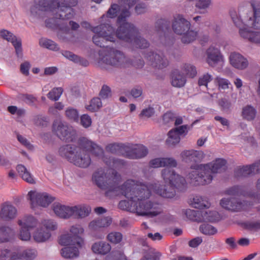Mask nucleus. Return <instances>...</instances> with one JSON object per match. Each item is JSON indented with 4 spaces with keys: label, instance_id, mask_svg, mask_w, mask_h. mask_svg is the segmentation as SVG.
Masks as SVG:
<instances>
[{
    "label": "nucleus",
    "instance_id": "1",
    "mask_svg": "<svg viewBox=\"0 0 260 260\" xmlns=\"http://www.w3.org/2000/svg\"><path fill=\"white\" fill-rule=\"evenodd\" d=\"M92 180L102 189L107 190L106 195L110 192L115 195L121 194L128 201L122 200L118 204L119 209L136 212L139 215L153 217L161 213L160 205L148 200L150 191L144 183L133 179L126 180L122 185L121 176L114 169H99L92 175Z\"/></svg>",
    "mask_w": 260,
    "mask_h": 260
},
{
    "label": "nucleus",
    "instance_id": "2",
    "mask_svg": "<svg viewBox=\"0 0 260 260\" xmlns=\"http://www.w3.org/2000/svg\"><path fill=\"white\" fill-rule=\"evenodd\" d=\"M137 2V0H118V4H112L107 12L109 18L116 17L119 25L116 31L108 23L101 24L93 27L91 30L95 35L92 37L93 43L100 47L104 48L107 42H115L116 38L132 44L137 48H145L149 44L145 39L139 36V32L135 26L126 22L131 16L129 9Z\"/></svg>",
    "mask_w": 260,
    "mask_h": 260
},
{
    "label": "nucleus",
    "instance_id": "3",
    "mask_svg": "<svg viewBox=\"0 0 260 260\" xmlns=\"http://www.w3.org/2000/svg\"><path fill=\"white\" fill-rule=\"evenodd\" d=\"M167 168L161 171V177L166 183L164 186L160 185L159 182L145 184L150 191V195L153 191L159 196L166 198H172L176 194L175 188L182 190L186 186L185 178L176 174L174 170Z\"/></svg>",
    "mask_w": 260,
    "mask_h": 260
},
{
    "label": "nucleus",
    "instance_id": "4",
    "mask_svg": "<svg viewBox=\"0 0 260 260\" xmlns=\"http://www.w3.org/2000/svg\"><path fill=\"white\" fill-rule=\"evenodd\" d=\"M226 161L223 158H216L206 164H194L190 166L188 174L190 183L193 185H204L209 184L213 180V174L220 173L226 168Z\"/></svg>",
    "mask_w": 260,
    "mask_h": 260
},
{
    "label": "nucleus",
    "instance_id": "5",
    "mask_svg": "<svg viewBox=\"0 0 260 260\" xmlns=\"http://www.w3.org/2000/svg\"><path fill=\"white\" fill-rule=\"evenodd\" d=\"M99 54V63L116 68H127L133 66L136 68H142L144 65V61L140 56L135 57L131 60L120 51L108 46L100 51Z\"/></svg>",
    "mask_w": 260,
    "mask_h": 260
},
{
    "label": "nucleus",
    "instance_id": "6",
    "mask_svg": "<svg viewBox=\"0 0 260 260\" xmlns=\"http://www.w3.org/2000/svg\"><path fill=\"white\" fill-rule=\"evenodd\" d=\"M61 2L57 0H40L37 8L42 11H51L54 5H56L55 8L56 14L54 17L55 19L66 20L73 18L75 11L72 7L76 6L78 4V0H61Z\"/></svg>",
    "mask_w": 260,
    "mask_h": 260
},
{
    "label": "nucleus",
    "instance_id": "7",
    "mask_svg": "<svg viewBox=\"0 0 260 260\" xmlns=\"http://www.w3.org/2000/svg\"><path fill=\"white\" fill-rule=\"evenodd\" d=\"M251 6L253 10V18L250 17L245 21L243 28H240L239 34L241 37L248 40L249 42L260 44V31H253L250 28L260 29V3L252 2Z\"/></svg>",
    "mask_w": 260,
    "mask_h": 260
},
{
    "label": "nucleus",
    "instance_id": "8",
    "mask_svg": "<svg viewBox=\"0 0 260 260\" xmlns=\"http://www.w3.org/2000/svg\"><path fill=\"white\" fill-rule=\"evenodd\" d=\"M58 152L61 157L79 167L86 168L91 164L89 154L75 145H63L59 148Z\"/></svg>",
    "mask_w": 260,
    "mask_h": 260
},
{
    "label": "nucleus",
    "instance_id": "9",
    "mask_svg": "<svg viewBox=\"0 0 260 260\" xmlns=\"http://www.w3.org/2000/svg\"><path fill=\"white\" fill-rule=\"evenodd\" d=\"M78 144L80 148L89 152L95 157L102 158L105 164L109 167L117 169L125 165V162L123 160L106 157L104 155L103 148L94 142L86 138H80L78 141Z\"/></svg>",
    "mask_w": 260,
    "mask_h": 260
},
{
    "label": "nucleus",
    "instance_id": "10",
    "mask_svg": "<svg viewBox=\"0 0 260 260\" xmlns=\"http://www.w3.org/2000/svg\"><path fill=\"white\" fill-rule=\"evenodd\" d=\"M190 22L184 18L182 15L178 14L174 16L172 28L175 33L182 35L181 41L184 44L190 43L196 40L197 32L189 30Z\"/></svg>",
    "mask_w": 260,
    "mask_h": 260
},
{
    "label": "nucleus",
    "instance_id": "11",
    "mask_svg": "<svg viewBox=\"0 0 260 260\" xmlns=\"http://www.w3.org/2000/svg\"><path fill=\"white\" fill-rule=\"evenodd\" d=\"M71 232L75 233L73 237L76 240L75 245H68L69 246L62 248L61 250V254L62 257L67 258H73L79 255V248L82 247L84 241L81 238L80 235L84 232V229L80 225L72 226L71 228Z\"/></svg>",
    "mask_w": 260,
    "mask_h": 260
},
{
    "label": "nucleus",
    "instance_id": "12",
    "mask_svg": "<svg viewBox=\"0 0 260 260\" xmlns=\"http://www.w3.org/2000/svg\"><path fill=\"white\" fill-rule=\"evenodd\" d=\"M52 129L57 137L63 141L72 142L76 138V132L74 128L61 121L57 120L54 121Z\"/></svg>",
    "mask_w": 260,
    "mask_h": 260
},
{
    "label": "nucleus",
    "instance_id": "13",
    "mask_svg": "<svg viewBox=\"0 0 260 260\" xmlns=\"http://www.w3.org/2000/svg\"><path fill=\"white\" fill-rule=\"evenodd\" d=\"M31 207L35 209L38 206L47 207L54 200V198L46 192H39L31 190L28 193Z\"/></svg>",
    "mask_w": 260,
    "mask_h": 260
},
{
    "label": "nucleus",
    "instance_id": "14",
    "mask_svg": "<svg viewBox=\"0 0 260 260\" xmlns=\"http://www.w3.org/2000/svg\"><path fill=\"white\" fill-rule=\"evenodd\" d=\"M18 224L21 226L20 239L23 241H28L31 237L30 231L37 226L38 221L32 216L28 215L19 220Z\"/></svg>",
    "mask_w": 260,
    "mask_h": 260
},
{
    "label": "nucleus",
    "instance_id": "15",
    "mask_svg": "<svg viewBox=\"0 0 260 260\" xmlns=\"http://www.w3.org/2000/svg\"><path fill=\"white\" fill-rule=\"evenodd\" d=\"M256 187L258 189L260 190V179L257 182ZM224 193L229 196H250L253 198L255 202L260 203V190L258 192L254 194L248 193L246 191V187L243 186H234L228 188L224 191Z\"/></svg>",
    "mask_w": 260,
    "mask_h": 260
},
{
    "label": "nucleus",
    "instance_id": "16",
    "mask_svg": "<svg viewBox=\"0 0 260 260\" xmlns=\"http://www.w3.org/2000/svg\"><path fill=\"white\" fill-rule=\"evenodd\" d=\"M148 153L147 148L142 144H128L126 148L125 157L130 159H140Z\"/></svg>",
    "mask_w": 260,
    "mask_h": 260
},
{
    "label": "nucleus",
    "instance_id": "17",
    "mask_svg": "<svg viewBox=\"0 0 260 260\" xmlns=\"http://www.w3.org/2000/svg\"><path fill=\"white\" fill-rule=\"evenodd\" d=\"M221 207L232 211H240L245 209L247 203L235 198H223L220 200Z\"/></svg>",
    "mask_w": 260,
    "mask_h": 260
},
{
    "label": "nucleus",
    "instance_id": "18",
    "mask_svg": "<svg viewBox=\"0 0 260 260\" xmlns=\"http://www.w3.org/2000/svg\"><path fill=\"white\" fill-rule=\"evenodd\" d=\"M260 173V160L252 165L238 167L234 172L236 178L246 177Z\"/></svg>",
    "mask_w": 260,
    "mask_h": 260
},
{
    "label": "nucleus",
    "instance_id": "19",
    "mask_svg": "<svg viewBox=\"0 0 260 260\" xmlns=\"http://www.w3.org/2000/svg\"><path fill=\"white\" fill-rule=\"evenodd\" d=\"M0 37L4 40L11 42L15 49L17 56H22L21 40L20 39L17 38L13 33L4 29L0 31Z\"/></svg>",
    "mask_w": 260,
    "mask_h": 260
},
{
    "label": "nucleus",
    "instance_id": "20",
    "mask_svg": "<svg viewBox=\"0 0 260 260\" xmlns=\"http://www.w3.org/2000/svg\"><path fill=\"white\" fill-rule=\"evenodd\" d=\"M145 58L150 62L152 66L158 69L165 68L169 63L168 60L165 58L160 52L155 54L153 52H150L145 55Z\"/></svg>",
    "mask_w": 260,
    "mask_h": 260
},
{
    "label": "nucleus",
    "instance_id": "21",
    "mask_svg": "<svg viewBox=\"0 0 260 260\" xmlns=\"http://www.w3.org/2000/svg\"><path fill=\"white\" fill-rule=\"evenodd\" d=\"M16 208L11 203L6 202L2 205L0 217L5 221H9L15 218L17 215Z\"/></svg>",
    "mask_w": 260,
    "mask_h": 260
},
{
    "label": "nucleus",
    "instance_id": "22",
    "mask_svg": "<svg viewBox=\"0 0 260 260\" xmlns=\"http://www.w3.org/2000/svg\"><path fill=\"white\" fill-rule=\"evenodd\" d=\"M182 160L186 162H199L204 157L205 154L202 151L194 150H184L181 153Z\"/></svg>",
    "mask_w": 260,
    "mask_h": 260
},
{
    "label": "nucleus",
    "instance_id": "23",
    "mask_svg": "<svg viewBox=\"0 0 260 260\" xmlns=\"http://www.w3.org/2000/svg\"><path fill=\"white\" fill-rule=\"evenodd\" d=\"M176 160L171 157L156 158L150 160L149 166L150 168H157L160 167H176Z\"/></svg>",
    "mask_w": 260,
    "mask_h": 260
},
{
    "label": "nucleus",
    "instance_id": "24",
    "mask_svg": "<svg viewBox=\"0 0 260 260\" xmlns=\"http://www.w3.org/2000/svg\"><path fill=\"white\" fill-rule=\"evenodd\" d=\"M230 61L232 66L240 70L246 69L248 65L247 59L239 53H231Z\"/></svg>",
    "mask_w": 260,
    "mask_h": 260
},
{
    "label": "nucleus",
    "instance_id": "25",
    "mask_svg": "<svg viewBox=\"0 0 260 260\" xmlns=\"http://www.w3.org/2000/svg\"><path fill=\"white\" fill-rule=\"evenodd\" d=\"M207 62L211 67L215 66L222 60V55L219 49L211 46L206 51Z\"/></svg>",
    "mask_w": 260,
    "mask_h": 260
},
{
    "label": "nucleus",
    "instance_id": "26",
    "mask_svg": "<svg viewBox=\"0 0 260 260\" xmlns=\"http://www.w3.org/2000/svg\"><path fill=\"white\" fill-rule=\"evenodd\" d=\"M72 207L62 205L60 204H54L53 210L55 214L62 218H69L73 216Z\"/></svg>",
    "mask_w": 260,
    "mask_h": 260
},
{
    "label": "nucleus",
    "instance_id": "27",
    "mask_svg": "<svg viewBox=\"0 0 260 260\" xmlns=\"http://www.w3.org/2000/svg\"><path fill=\"white\" fill-rule=\"evenodd\" d=\"M112 218L105 217L93 220L89 224V228L93 231L98 230L101 228H105L109 226L112 223Z\"/></svg>",
    "mask_w": 260,
    "mask_h": 260
},
{
    "label": "nucleus",
    "instance_id": "28",
    "mask_svg": "<svg viewBox=\"0 0 260 260\" xmlns=\"http://www.w3.org/2000/svg\"><path fill=\"white\" fill-rule=\"evenodd\" d=\"M92 251L96 254L106 255L110 252L111 249V245L103 241L94 243L91 247Z\"/></svg>",
    "mask_w": 260,
    "mask_h": 260
},
{
    "label": "nucleus",
    "instance_id": "29",
    "mask_svg": "<svg viewBox=\"0 0 260 260\" xmlns=\"http://www.w3.org/2000/svg\"><path fill=\"white\" fill-rule=\"evenodd\" d=\"M73 216L76 218H84L91 212V208L87 205H80L72 207Z\"/></svg>",
    "mask_w": 260,
    "mask_h": 260
},
{
    "label": "nucleus",
    "instance_id": "30",
    "mask_svg": "<svg viewBox=\"0 0 260 260\" xmlns=\"http://www.w3.org/2000/svg\"><path fill=\"white\" fill-rule=\"evenodd\" d=\"M127 145L119 143H111L106 146V151L111 153L121 155L125 157Z\"/></svg>",
    "mask_w": 260,
    "mask_h": 260
},
{
    "label": "nucleus",
    "instance_id": "31",
    "mask_svg": "<svg viewBox=\"0 0 260 260\" xmlns=\"http://www.w3.org/2000/svg\"><path fill=\"white\" fill-rule=\"evenodd\" d=\"M62 54L67 58L82 66L87 67L89 65V62L86 59L75 55L70 51H64Z\"/></svg>",
    "mask_w": 260,
    "mask_h": 260
},
{
    "label": "nucleus",
    "instance_id": "32",
    "mask_svg": "<svg viewBox=\"0 0 260 260\" xmlns=\"http://www.w3.org/2000/svg\"><path fill=\"white\" fill-rule=\"evenodd\" d=\"M186 217L189 220L198 222H203L202 210H194L190 209L184 211Z\"/></svg>",
    "mask_w": 260,
    "mask_h": 260
},
{
    "label": "nucleus",
    "instance_id": "33",
    "mask_svg": "<svg viewBox=\"0 0 260 260\" xmlns=\"http://www.w3.org/2000/svg\"><path fill=\"white\" fill-rule=\"evenodd\" d=\"M192 205L195 208L203 209L209 208L210 207V203L206 198L196 196L193 198Z\"/></svg>",
    "mask_w": 260,
    "mask_h": 260
},
{
    "label": "nucleus",
    "instance_id": "34",
    "mask_svg": "<svg viewBox=\"0 0 260 260\" xmlns=\"http://www.w3.org/2000/svg\"><path fill=\"white\" fill-rule=\"evenodd\" d=\"M16 169L19 174L21 176V178L26 182L30 184L35 183L32 175L23 165H17Z\"/></svg>",
    "mask_w": 260,
    "mask_h": 260
},
{
    "label": "nucleus",
    "instance_id": "35",
    "mask_svg": "<svg viewBox=\"0 0 260 260\" xmlns=\"http://www.w3.org/2000/svg\"><path fill=\"white\" fill-rule=\"evenodd\" d=\"M185 77L178 71H174L172 77L171 83L172 86L176 87H182L186 83Z\"/></svg>",
    "mask_w": 260,
    "mask_h": 260
},
{
    "label": "nucleus",
    "instance_id": "36",
    "mask_svg": "<svg viewBox=\"0 0 260 260\" xmlns=\"http://www.w3.org/2000/svg\"><path fill=\"white\" fill-rule=\"evenodd\" d=\"M203 221L216 222L220 219V215L216 211H205L202 210Z\"/></svg>",
    "mask_w": 260,
    "mask_h": 260
},
{
    "label": "nucleus",
    "instance_id": "37",
    "mask_svg": "<svg viewBox=\"0 0 260 260\" xmlns=\"http://www.w3.org/2000/svg\"><path fill=\"white\" fill-rule=\"evenodd\" d=\"M256 114V109L251 105H247L243 108L242 115L244 119L251 121L254 119Z\"/></svg>",
    "mask_w": 260,
    "mask_h": 260
},
{
    "label": "nucleus",
    "instance_id": "38",
    "mask_svg": "<svg viewBox=\"0 0 260 260\" xmlns=\"http://www.w3.org/2000/svg\"><path fill=\"white\" fill-rule=\"evenodd\" d=\"M170 21L164 19L158 20L155 24L156 30L157 33L160 34L163 33L164 36L166 35L167 31L170 29Z\"/></svg>",
    "mask_w": 260,
    "mask_h": 260
},
{
    "label": "nucleus",
    "instance_id": "39",
    "mask_svg": "<svg viewBox=\"0 0 260 260\" xmlns=\"http://www.w3.org/2000/svg\"><path fill=\"white\" fill-rule=\"evenodd\" d=\"M13 230L8 226H0V243L7 242L13 235Z\"/></svg>",
    "mask_w": 260,
    "mask_h": 260
},
{
    "label": "nucleus",
    "instance_id": "40",
    "mask_svg": "<svg viewBox=\"0 0 260 260\" xmlns=\"http://www.w3.org/2000/svg\"><path fill=\"white\" fill-rule=\"evenodd\" d=\"M70 234L61 235L58 240L59 244L61 245H75L76 240L74 239L75 233L70 231Z\"/></svg>",
    "mask_w": 260,
    "mask_h": 260
},
{
    "label": "nucleus",
    "instance_id": "41",
    "mask_svg": "<svg viewBox=\"0 0 260 260\" xmlns=\"http://www.w3.org/2000/svg\"><path fill=\"white\" fill-rule=\"evenodd\" d=\"M34 239L37 242H43L48 240L51 237V233L49 232L43 231V228L36 231L34 234Z\"/></svg>",
    "mask_w": 260,
    "mask_h": 260
},
{
    "label": "nucleus",
    "instance_id": "42",
    "mask_svg": "<svg viewBox=\"0 0 260 260\" xmlns=\"http://www.w3.org/2000/svg\"><path fill=\"white\" fill-rule=\"evenodd\" d=\"M65 116L68 120L74 122H77L79 118L78 110L71 107H68L66 109Z\"/></svg>",
    "mask_w": 260,
    "mask_h": 260
},
{
    "label": "nucleus",
    "instance_id": "43",
    "mask_svg": "<svg viewBox=\"0 0 260 260\" xmlns=\"http://www.w3.org/2000/svg\"><path fill=\"white\" fill-rule=\"evenodd\" d=\"M18 253L5 249L0 251V260H18Z\"/></svg>",
    "mask_w": 260,
    "mask_h": 260
},
{
    "label": "nucleus",
    "instance_id": "44",
    "mask_svg": "<svg viewBox=\"0 0 260 260\" xmlns=\"http://www.w3.org/2000/svg\"><path fill=\"white\" fill-rule=\"evenodd\" d=\"M39 43L41 46L49 50L57 51L59 49L57 44L50 39L42 38L40 40Z\"/></svg>",
    "mask_w": 260,
    "mask_h": 260
},
{
    "label": "nucleus",
    "instance_id": "45",
    "mask_svg": "<svg viewBox=\"0 0 260 260\" xmlns=\"http://www.w3.org/2000/svg\"><path fill=\"white\" fill-rule=\"evenodd\" d=\"M168 135V138L166 140V144L169 146L175 145L180 141V136L172 129L169 132Z\"/></svg>",
    "mask_w": 260,
    "mask_h": 260
},
{
    "label": "nucleus",
    "instance_id": "46",
    "mask_svg": "<svg viewBox=\"0 0 260 260\" xmlns=\"http://www.w3.org/2000/svg\"><path fill=\"white\" fill-rule=\"evenodd\" d=\"M41 228L46 229V232L55 231L57 228V224L55 221L52 219H44L41 223Z\"/></svg>",
    "mask_w": 260,
    "mask_h": 260
},
{
    "label": "nucleus",
    "instance_id": "47",
    "mask_svg": "<svg viewBox=\"0 0 260 260\" xmlns=\"http://www.w3.org/2000/svg\"><path fill=\"white\" fill-rule=\"evenodd\" d=\"M37 255V251L35 249H27L23 251L21 254H18V259L24 258L26 260H32Z\"/></svg>",
    "mask_w": 260,
    "mask_h": 260
},
{
    "label": "nucleus",
    "instance_id": "48",
    "mask_svg": "<svg viewBox=\"0 0 260 260\" xmlns=\"http://www.w3.org/2000/svg\"><path fill=\"white\" fill-rule=\"evenodd\" d=\"M102 106V102L100 98H93L90 102L89 104L86 106L87 110L91 112H95L98 111Z\"/></svg>",
    "mask_w": 260,
    "mask_h": 260
},
{
    "label": "nucleus",
    "instance_id": "49",
    "mask_svg": "<svg viewBox=\"0 0 260 260\" xmlns=\"http://www.w3.org/2000/svg\"><path fill=\"white\" fill-rule=\"evenodd\" d=\"M200 232L206 235H213L217 232V229L209 224H202L200 226Z\"/></svg>",
    "mask_w": 260,
    "mask_h": 260
},
{
    "label": "nucleus",
    "instance_id": "50",
    "mask_svg": "<svg viewBox=\"0 0 260 260\" xmlns=\"http://www.w3.org/2000/svg\"><path fill=\"white\" fill-rule=\"evenodd\" d=\"M63 89L61 87L54 88L47 94V97L52 101H57L60 98Z\"/></svg>",
    "mask_w": 260,
    "mask_h": 260
},
{
    "label": "nucleus",
    "instance_id": "51",
    "mask_svg": "<svg viewBox=\"0 0 260 260\" xmlns=\"http://www.w3.org/2000/svg\"><path fill=\"white\" fill-rule=\"evenodd\" d=\"M64 106L61 102H55L53 106H50L48 109L49 114L57 116L59 115V111L63 109Z\"/></svg>",
    "mask_w": 260,
    "mask_h": 260
},
{
    "label": "nucleus",
    "instance_id": "52",
    "mask_svg": "<svg viewBox=\"0 0 260 260\" xmlns=\"http://www.w3.org/2000/svg\"><path fill=\"white\" fill-rule=\"evenodd\" d=\"M212 80V76L208 73H206L199 77L198 85L199 86H205L207 88L208 83Z\"/></svg>",
    "mask_w": 260,
    "mask_h": 260
},
{
    "label": "nucleus",
    "instance_id": "53",
    "mask_svg": "<svg viewBox=\"0 0 260 260\" xmlns=\"http://www.w3.org/2000/svg\"><path fill=\"white\" fill-rule=\"evenodd\" d=\"M108 240L113 243H118L122 240V235L119 232H112L108 234Z\"/></svg>",
    "mask_w": 260,
    "mask_h": 260
},
{
    "label": "nucleus",
    "instance_id": "54",
    "mask_svg": "<svg viewBox=\"0 0 260 260\" xmlns=\"http://www.w3.org/2000/svg\"><path fill=\"white\" fill-rule=\"evenodd\" d=\"M215 83L218 85L219 89H225L229 88L230 82L228 79L217 77L214 80Z\"/></svg>",
    "mask_w": 260,
    "mask_h": 260
},
{
    "label": "nucleus",
    "instance_id": "55",
    "mask_svg": "<svg viewBox=\"0 0 260 260\" xmlns=\"http://www.w3.org/2000/svg\"><path fill=\"white\" fill-rule=\"evenodd\" d=\"M184 71L187 76L190 78H193L197 74L196 67L190 64H184Z\"/></svg>",
    "mask_w": 260,
    "mask_h": 260
},
{
    "label": "nucleus",
    "instance_id": "56",
    "mask_svg": "<svg viewBox=\"0 0 260 260\" xmlns=\"http://www.w3.org/2000/svg\"><path fill=\"white\" fill-rule=\"evenodd\" d=\"M111 95V90L107 85H104L100 92V96L103 99L108 98Z\"/></svg>",
    "mask_w": 260,
    "mask_h": 260
},
{
    "label": "nucleus",
    "instance_id": "57",
    "mask_svg": "<svg viewBox=\"0 0 260 260\" xmlns=\"http://www.w3.org/2000/svg\"><path fill=\"white\" fill-rule=\"evenodd\" d=\"M92 120L91 117L87 114H83L80 117V123L85 128L89 127L91 125Z\"/></svg>",
    "mask_w": 260,
    "mask_h": 260
},
{
    "label": "nucleus",
    "instance_id": "58",
    "mask_svg": "<svg viewBox=\"0 0 260 260\" xmlns=\"http://www.w3.org/2000/svg\"><path fill=\"white\" fill-rule=\"evenodd\" d=\"M244 224L245 228L249 230L257 231L260 230V220L246 222Z\"/></svg>",
    "mask_w": 260,
    "mask_h": 260
},
{
    "label": "nucleus",
    "instance_id": "59",
    "mask_svg": "<svg viewBox=\"0 0 260 260\" xmlns=\"http://www.w3.org/2000/svg\"><path fill=\"white\" fill-rule=\"evenodd\" d=\"M231 17L233 20V22L235 24L236 26L238 27H240V26L243 23V21L239 18L237 14L236 11L231 10L230 12Z\"/></svg>",
    "mask_w": 260,
    "mask_h": 260
},
{
    "label": "nucleus",
    "instance_id": "60",
    "mask_svg": "<svg viewBox=\"0 0 260 260\" xmlns=\"http://www.w3.org/2000/svg\"><path fill=\"white\" fill-rule=\"evenodd\" d=\"M111 257H112L113 260H126L125 255L121 251H113L110 256L107 257V259H110Z\"/></svg>",
    "mask_w": 260,
    "mask_h": 260
},
{
    "label": "nucleus",
    "instance_id": "61",
    "mask_svg": "<svg viewBox=\"0 0 260 260\" xmlns=\"http://www.w3.org/2000/svg\"><path fill=\"white\" fill-rule=\"evenodd\" d=\"M218 104L224 111L229 110L231 107V102L226 99L223 98L219 100Z\"/></svg>",
    "mask_w": 260,
    "mask_h": 260
},
{
    "label": "nucleus",
    "instance_id": "62",
    "mask_svg": "<svg viewBox=\"0 0 260 260\" xmlns=\"http://www.w3.org/2000/svg\"><path fill=\"white\" fill-rule=\"evenodd\" d=\"M154 113V110L152 107H148L147 108L143 109L140 114H139L140 118L147 117L149 118L152 116Z\"/></svg>",
    "mask_w": 260,
    "mask_h": 260
},
{
    "label": "nucleus",
    "instance_id": "63",
    "mask_svg": "<svg viewBox=\"0 0 260 260\" xmlns=\"http://www.w3.org/2000/svg\"><path fill=\"white\" fill-rule=\"evenodd\" d=\"M176 114L172 111H168L163 115L162 119L165 123H168L175 120Z\"/></svg>",
    "mask_w": 260,
    "mask_h": 260
},
{
    "label": "nucleus",
    "instance_id": "64",
    "mask_svg": "<svg viewBox=\"0 0 260 260\" xmlns=\"http://www.w3.org/2000/svg\"><path fill=\"white\" fill-rule=\"evenodd\" d=\"M159 255L158 253L150 252L146 253L141 260H159Z\"/></svg>",
    "mask_w": 260,
    "mask_h": 260
}]
</instances>
